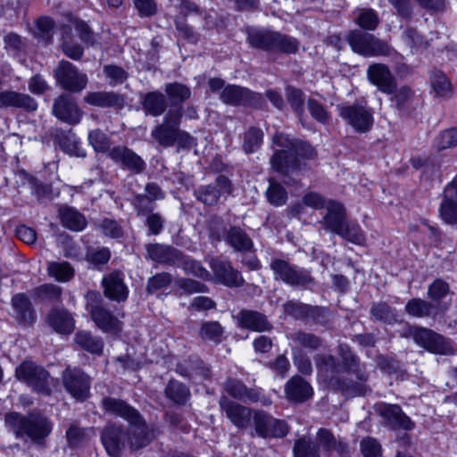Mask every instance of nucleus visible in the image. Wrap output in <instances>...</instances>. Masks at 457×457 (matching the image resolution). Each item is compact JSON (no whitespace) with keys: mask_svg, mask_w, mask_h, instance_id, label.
Returning <instances> with one entry per match:
<instances>
[{"mask_svg":"<svg viewBox=\"0 0 457 457\" xmlns=\"http://www.w3.org/2000/svg\"><path fill=\"white\" fill-rule=\"evenodd\" d=\"M4 423L17 438L29 437L35 444H42L51 434L53 425L45 416L38 413L22 415L19 412H8Z\"/></svg>","mask_w":457,"mask_h":457,"instance_id":"20e7f679","label":"nucleus"},{"mask_svg":"<svg viewBox=\"0 0 457 457\" xmlns=\"http://www.w3.org/2000/svg\"><path fill=\"white\" fill-rule=\"evenodd\" d=\"M143 219L145 226L147 228V235L157 236L164 228L165 220L159 212H152L140 217Z\"/></svg>","mask_w":457,"mask_h":457,"instance_id":"4d7b16f0","label":"nucleus"},{"mask_svg":"<svg viewBox=\"0 0 457 457\" xmlns=\"http://www.w3.org/2000/svg\"><path fill=\"white\" fill-rule=\"evenodd\" d=\"M108 156L115 163L119 164L121 169L134 175L141 174L146 169V163L141 156L124 145L112 147L109 151Z\"/></svg>","mask_w":457,"mask_h":457,"instance_id":"dca6fc26","label":"nucleus"},{"mask_svg":"<svg viewBox=\"0 0 457 457\" xmlns=\"http://www.w3.org/2000/svg\"><path fill=\"white\" fill-rule=\"evenodd\" d=\"M74 340L82 349L95 354H101L104 348V342L99 337L93 336L87 331L76 333Z\"/></svg>","mask_w":457,"mask_h":457,"instance_id":"ea45409f","label":"nucleus"},{"mask_svg":"<svg viewBox=\"0 0 457 457\" xmlns=\"http://www.w3.org/2000/svg\"><path fill=\"white\" fill-rule=\"evenodd\" d=\"M56 83L72 93L82 91L87 84V76L68 61H61L54 71Z\"/></svg>","mask_w":457,"mask_h":457,"instance_id":"f8f14e48","label":"nucleus"},{"mask_svg":"<svg viewBox=\"0 0 457 457\" xmlns=\"http://www.w3.org/2000/svg\"><path fill=\"white\" fill-rule=\"evenodd\" d=\"M307 109L311 116L321 124H327L330 120V113L328 109L318 100L309 98L307 100Z\"/></svg>","mask_w":457,"mask_h":457,"instance_id":"052dcab7","label":"nucleus"},{"mask_svg":"<svg viewBox=\"0 0 457 457\" xmlns=\"http://www.w3.org/2000/svg\"><path fill=\"white\" fill-rule=\"evenodd\" d=\"M270 267L275 279L281 280L293 287L306 289L314 284V278L310 270L285 260L273 259Z\"/></svg>","mask_w":457,"mask_h":457,"instance_id":"39448f33","label":"nucleus"},{"mask_svg":"<svg viewBox=\"0 0 457 457\" xmlns=\"http://www.w3.org/2000/svg\"><path fill=\"white\" fill-rule=\"evenodd\" d=\"M146 252L151 260L166 265H176L183 260L182 252L166 245L149 244Z\"/></svg>","mask_w":457,"mask_h":457,"instance_id":"c756f323","label":"nucleus"},{"mask_svg":"<svg viewBox=\"0 0 457 457\" xmlns=\"http://www.w3.org/2000/svg\"><path fill=\"white\" fill-rule=\"evenodd\" d=\"M223 333L224 328L218 321H205L201 325L199 337L204 340L219 344Z\"/></svg>","mask_w":457,"mask_h":457,"instance_id":"49530a36","label":"nucleus"},{"mask_svg":"<svg viewBox=\"0 0 457 457\" xmlns=\"http://www.w3.org/2000/svg\"><path fill=\"white\" fill-rule=\"evenodd\" d=\"M130 204L133 206L137 218L154 212L155 208V202L145 196L144 194H135Z\"/></svg>","mask_w":457,"mask_h":457,"instance_id":"6e6d98bb","label":"nucleus"},{"mask_svg":"<svg viewBox=\"0 0 457 457\" xmlns=\"http://www.w3.org/2000/svg\"><path fill=\"white\" fill-rule=\"evenodd\" d=\"M12 308L13 317L19 323L29 325L36 319L34 308L25 294L19 293L12 297Z\"/></svg>","mask_w":457,"mask_h":457,"instance_id":"2f4dec72","label":"nucleus"},{"mask_svg":"<svg viewBox=\"0 0 457 457\" xmlns=\"http://www.w3.org/2000/svg\"><path fill=\"white\" fill-rule=\"evenodd\" d=\"M62 378L64 388L75 399L84 401L89 396L90 378L80 369L67 367Z\"/></svg>","mask_w":457,"mask_h":457,"instance_id":"4468645a","label":"nucleus"},{"mask_svg":"<svg viewBox=\"0 0 457 457\" xmlns=\"http://www.w3.org/2000/svg\"><path fill=\"white\" fill-rule=\"evenodd\" d=\"M263 132L257 128L252 127L244 137V149L246 153H253L257 151L262 143Z\"/></svg>","mask_w":457,"mask_h":457,"instance_id":"13d9d810","label":"nucleus"},{"mask_svg":"<svg viewBox=\"0 0 457 457\" xmlns=\"http://www.w3.org/2000/svg\"><path fill=\"white\" fill-rule=\"evenodd\" d=\"M61 220L64 227L74 231H80L87 225L85 217L75 209L70 207L61 212Z\"/></svg>","mask_w":457,"mask_h":457,"instance_id":"79ce46f5","label":"nucleus"},{"mask_svg":"<svg viewBox=\"0 0 457 457\" xmlns=\"http://www.w3.org/2000/svg\"><path fill=\"white\" fill-rule=\"evenodd\" d=\"M104 295L116 302H124L128 298L129 289L124 283L123 274L112 271L104 276L102 281Z\"/></svg>","mask_w":457,"mask_h":457,"instance_id":"a878e982","label":"nucleus"},{"mask_svg":"<svg viewBox=\"0 0 457 457\" xmlns=\"http://www.w3.org/2000/svg\"><path fill=\"white\" fill-rule=\"evenodd\" d=\"M225 241L237 252H250L253 249L252 238L238 226L229 228L226 233Z\"/></svg>","mask_w":457,"mask_h":457,"instance_id":"72a5a7b5","label":"nucleus"},{"mask_svg":"<svg viewBox=\"0 0 457 457\" xmlns=\"http://www.w3.org/2000/svg\"><path fill=\"white\" fill-rule=\"evenodd\" d=\"M431 84L437 96L444 97L451 94V83L444 73L435 72L431 79Z\"/></svg>","mask_w":457,"mask_h":457,"instance_id":"e2e57ef3","label":"nucleus"},{"mask_svg":"<svg viewBox=\"0 0 457 457\" xmlns=\"http://www.w3.org/2000/svg\"><path fill=\"white\" fill-rule=\"evenodd\" d=\"M293 453L295 457H320L319 445L308 437H301L296 440Z\"/></svg>","mask_w":457,"mask_h":457,"instance_id":"de8ad7c7","label":"nucleus"},{"mask_svg":"<svg viewBox=\"0 0 457 457\" xmlns=\"http://www.w3.org/2000/svg\"><path fill=\"white\" fill-rule=\"evenodd\" d=\"M230 193L231 184L229 179L223 175H220L212 184L199 187L195 191V195L201 203L206 205H214L221 196H226Z\"/></svg>","mask_w":457,"mask_h":457,"instance_id":"a211bd4d","label":"nucleus"},{"mask_svg":"<svg viewBox=\"0 0 457 457\" xmlns=\"http://www.w3.org/2000/svg\"><path fill=\"white\" fill-rule=\"evenodd\" d=\"M450 292V286L441 278L435 279L428 288V297L434 303H441L440 301Z\"/></svg>","mask_w":457,"mask_h":457,"instance_id":"bf43d9fd","label":"nucleus"},{"mask_svg":"<svg viewBox=\"0 0 457 457\" xmlns=\"http://www.w3.org/2000/svg\"><path fill=\"white\" fill-rule=\"evenodd\" d=\"M90 315L97 328L105 333L117 335L122 330L123 323L120 319L101 304L93 305Z\"/></svg>","mask_w":457,"mask_h":457,"instance_id":"5701e85b","label":"nucleus"},{"mask_svg":"<svg viewBox=\"0 0 457 457\" xmlns=\"http://www.w3.org/2000/svg\"><path fill=\"white\" fill-rule=\"evenodd\" d=\"M372 317L379 321L394 324L397 322L396 311L385 302L374 303L370 308Z\"/></svg>","mask_w":457,"mask_h":457,"instance_id":"37998d69","label":"nucleus"},{"mask_svg":"<svg viewBox=\"0 0 457 457\" xmlns=\"http://www.w3.org/2000/svg\"><path fill=\"white\" fill-rule=\"evenodd\" d=\"M101 440L110 456L120 457L127 444L126 432L121 427L110 424L104 428Z\"/></svg>","mask_w":457,"mask_h":457,"instance_id":"b1692460","label":"nucleus"},{"mask_svg":"<svg viewBox=\"0 0 457 457\" xmlns=\"http://www.w3.org/2000/svg\"><path fill=\"white\" fill-rule=\"evenodd\" d=\"M440 215L448 224L457 223V201L453 197L444 195L440 205Z\"/></svg>","mask_w":457,"mask_h":457,"instance_id":"5fc2aeb1","label":"nucleus"},{"mask_svg":"<svg viewBox=\"0 0 457 457\" xmlns=\"http://www.w3.org/2000/svg\"><path fill=\"white\" fill-rule=\"evenodd\" d=\"M52 113L59 120L69 125L79 124L83 116V111L79 107L76 99L65 93L54 100Z\"/></svg>","mask_w":457,"mask_h":457,"instance_id":"2eb2a0df","label":"nucleus"},{"mask_svg":"<svg viewBox=\"0 0 457 457\" xmlns=\"http://www.w3.org/2000/svg\"><path fill=\"white\" fill-rule=\"evenodd\" d=\"M339 116L356 132L366 133L373 125V113L370 109L361 104L338 106Z\"/></svg>","mask_w":457,"mask_h":457,"instance_id":"ddd939ff","label":"nucleus"},{"mask_svg":"<svg viewBox=\"0 0 457 457\" xmlns=\"http://www.w3.org/2000/svg\"><path fill=\"white\" fill-rule=\"evenodd\" d=\"M89 144L97 153H109L112 149L109 137L100 129H96L88 133L87 137Z\"/></svg>","mask_w":457,"mask_h":457,"instance_id":"603ef678","label":"nucleus"},{"mask_svg":"<svg viewBox=\"0 0 457 457\" xmlns=\"http://www.w3.org/2000/svg\"><path fill=\"white\" fill-rule=\"evenodd\" d=\"M211 268L216 278L225 286L238 287L244 285V278L240 272L235 270L229 262L220 260H212Z\"/></svg>","mask_w":457,"mask_h":457,"instance_id":"c85d7f7f","label":"nucleus"},{"mask_svg":"<svg viewBox=\"0 0 457 457\" xmlns=\"http://www.w3.org/2000/svg\"><path fill=\"white\" fill-rule=\"evenodd\" d=\"M449 309V304L434 303L416 297L409 300L405 305V312L415 318L431 317L436 319L438 314H445Z\"/></svg>","mask_w":457,"mask_h":457,"instance_id":"4be33fe9","label":"nucleus"},{"mask_svg":"<svg viewBox=\"0 0 457 457\" xmlns=\"http://www.w3.org/2000/svg\"><path fill=\"white\" fill-rule=\"evenodd\" d=\"M272 142L280 149L270 158L271 167L284 176L306 170L305 161L313 160L317 156L316 150L311 145L282 133H276Z\"/></svg>","mask_w":457,"mask_h":457,"instance_id":"f03ea898","label":"nucleus"},{"mask_svg":"<svg viewBox=\"0 0 457 457\" xmlns=\"http://www.w3.org/2000/svg\"><path fill=\"white\" fill-rule=\"evenodd\" d=\"M316 439L318 441L319 448L326 452L337 451L343 454L347 450V445L340 439H337L333 433L327 428H320L317 432Z\"/></svg>","mask_w":457,"mask_h":457,"instance_id":"4c0bfd02","label":"nucleus"},{"mask_svg":"<svg viewBox=\"0 0 457 457\" xmlns=\"http://www.w3.org/2000/svg\"><path fill=\"white\" fill-rule=\"evenodd\" d=\"M286 95L294 112H295L299 116L302 115L303 112L304 103L303 91L293 87H287L286 88Z\"/></svg>","mask_w":457,"mask_h":457,"instance_id":"0e129e2a","label":"nucleus"},{"mask_svg":"<svg viewBox=\"0 0 457 457\" xmlns=\"http://www.w3.org/2000/svg\"><path fill=\"white\" fill-rule=\"evenodd\" d=\"M142 107L147 114L161 116L167 109L165 96L158 91L149 92L143 98Z\"/></svg>","mask_w":457,"mask_h":457,"instance_id":"e433bc0d","label":"nucleus"},{"mask_svg":"<svg viewBox=\"0 0 457 457\" xmlns=\"http://www.w3.org/2000/svg\"><path fill=\"white\" fill-rule=\"evenodd\" d=\"M273 43V51L278 50L286 54H295L298 50V42L295 38L276 32Z\"/></svg>","mask_w":457,"mask_h":457,"instance_id":"680f3d73","label":"nucleus"},{"mask_svg":"<svg viewBox=\"0 0 457 457\" xmlns=\"http://www.w3.org/2000/svg\"><path fill=\"white\" fill-rule=\"evenodd\" d=\"M181 120L180 109H170L162 118L161 123L154 126L151 131L154 140L163 147H170L176 143Z\"/></svg>","mask_w":457,"mask_h":457,"instance_id":"1a4fd4ad","label":"nucleus"},{"mask_svg":"<svg viewBox=\"0 0 457 457\" xmlns=\"http://www.w3.org/2000/svg\"><path fill=\"white\" fill-rule=\"evenodd\" d=\"M342 238L361 245L365 243V235L359 224L346 220L341 230L337 234Z\"/></svg>","mask_w":457,"mask_h":457,"instance_id":"c03bdc74","label":"nucleus"},{"mask_svg":"<svg viewBox=\"0 0 457 457\" xmlns=\"http://www.w3.org/2000/svg\"><path fill=\"white\" fill-rule=\"evenodd\" d=\"M361 451L364 457H380L381 445L371 437H367L361 442Z\"/></svg>","mask_w":457,"mask_h":457,"instance_id":"774afa93","label":"nucleus"},{"mask_svg":"<svg viewBox=\"0 0 457 457\" xmlns=\"http://www.w3.org/2000/svg\"><path fill=\"white\" fill-rule=\"evenodd\" d=\"M347 40L353 52L365 57L386 56L393 51L386 42L372 34L358 29L351 31Z\"/></svg>","mask_w":457,"mask_h":457,"instance_id":"0eeeda50","label":"nucleus"},{"mask_svg":"<svg viewBox=\"0 0 457 457\" xmlns=\"http://www.w3.org/2000/svg\"><path fill=\"white\" fill-rule=\"evenodd\" d=\"M338 354L341 361L332 354L314 356L319 378L348 396L365 395L370 388L366 384L369 376L364 366L347 345H339Z\"/></svg>","mask_w":457,"mask_h":457,"instance_id":"f257e3e1","label":"nucleus"},{"mask_svg":"<svg viewBox=\"0 0 457 457\" xmlns=\"http://www.w3.org/2000/svg\"><path fill=\"white\" fill-rule=\"evenodd\" d=\"M435 146L437 150H445L457 145V129H450L443 131L435 139Z\"/></svg>","mask_w":457,"mask_h":457,"instance_id":"69168bd1","label":"nucleus"},{"mask_svg":"<svg viewBox=\"0 0 457 457\" xmlns=\"http://www.w3.org/2000/svg\"><path fill=\"white\" fill-rule=\"evenodd\" d=\"M57 139L61 148L71 155L77 157H85L86 151L81 147L79 140L71 131H62L57 135Z\"/></svg>","mask_w":457,"mask_h":457,"instance_id":"58836bf2","label":"nucleus"},{"mask_svg":"<svg viewBox=\"0 0 457 457\" xmlns=\"http://www.w3.org/2000/svg\"><path fill=\"white\" fill-rule=\"evenodd\" d=\"M165 395L173 403L184 405L190 397V391L183 383L171 379L165 387Z\"/></svg>","mask_w":457,"mask_h":457,"instance_id":"a19ab883","label":"nucleus"},{"mask_svg":"<svg viewBox=\"0 0 457 457\" xmlns=\"http://www.w3.org/2000/svg\"><path fill=\"white\" fill-rule=\"evenodd\" d=\"M411 334L414 342L426 350L437 354H453L454 350L450 339L426 328H411Z\"/></svg>","mask_w":457,"mask_h":457,"instance_id":"9d476101","label":"nucleus"},{"mask_svg":"<svg viewBox=\"0 0 457 457\" xmlns=\"http://www.w3.org/2000/svg\"><path fill=\"white\" fill-rule=\"evenodd\" d=\"M165 93L175 105L183 103L191 96L190 89L187 86L178 82L166 85Z\"/></svg>","mask_w":457,"mask_h":457,"instance_id":"3c124183","label":"nucleus"},{"mask_svg":"<svg viewBox=\"0 0 457 457\" xmlns=\"http://www.w3.org/2000/svg\"><path fill=\"white\" fill-rule=\"evenodd\" d=\"M48 322L55 331L62 334H70L74 328L73 318L63 309L53 310L48 315Z\"/></svg>","mask_w":457,"mask_h":457,"instance_id":"c9c22d12","label":"nucleus"},{"mask_svg":"<svg viewBox=\"0 0 457 457\" xmlns=\"http://www.w3.org/2000/svg\"><path fill=\"white\" fill-rule=\"evenodd\" d=\"M54 29V21L48 16H42L35 21L33 34L36 37L49 42Z\"/></svg>","mask_w":457,"mask_h":457,"instance_id":"09e8293b","label":"nucleus"},{"mask_svg":"<svg viewBox=\"0 0 457 457\" xmlns=\"http://www.w3.org/2000/svg\"><path fill=\"white\" fill-rule=\"evenodd\" d=\"M240 328L255 332H265L272 329L271 323L262 312L253 310H241L236 316Z\"/></svg>","mask_w":457,"mask_h":457,"instance_id":"bb28decb","label":"nucleus"},{"mask_svg":"<svg viewBox=\"0 0 457 457\" xmlns=\"http://www.w3.org/2000/svg\"><path fill=\"white\" fill-rule=\"evenodd\" d=\"M84 103L98 108L122 109L125 105L123 96L112 91L88 92L83 98Z\"/></svg>","mask_w":457,"mask_h":457,"instance_id":"cd10ccee","label":"nucleus"},{"mask_svg":"<svg viewBox=\"0 0 457 457\" xmlns=\"http://www.w3.org/2000/svg\"><path fill=\"white\" fill-rule=\"evenodd\" d=\"M275 33L264 29H249L247 30V42L253 48L273 51Z\"/></svg>","mask_w":457,"mask_h":457,"instance_id":"f704fd0d","label":"nucleus"},{"mask_svg":"<svg viewBox=\"0 0 457 457\" xmlns=\"http://www.w3.org/2000/svg\"><path fill=\"white\" fill-rule=\"evenodd\" d=\"M357 23L364 29L374 30L379 23V18L374 10L369 9L360 13Z\"/></svg>","mask_w":457,"mask_h":457,"instance_id":"338daca9","label":"nucleus"},{"mask_svg":"<svg viewBox=\"0 0 457 457\" xmlns=\"http://www.w3.org/2000/svg\"><path fill=\"white\" fill-rule=\"evenodd\" d=\"M287 338L291 342V348L317 351L323 345V340L320 337L303 330L293 331L287 335Z\"/></svg>","mask_w":457,"mask_h":457,"instance_id":"473e14b6","label":"nucleus"},{"mask_svg":"<svg viewBox=\"0 0 457 457\" xmlns=\"http://www.w3.org/2000/svg\"><path fill=\"white\" fill-rule=\"evenodd\" d=\"M375 409L386 424L393 428L411 430L414 428V422L403 413L397 404L379 403L376 404Z\"/></svg>","mask_w":457,"mask_h":457,"instance_id":"412c9836","label":"nucleus"},{"mask_svg":"<svg viewBox=\"0 0 457 457\" xmlns=\"http://www.w3.org/2000/svg\"><path fill=\"white\" fill-rule=\"evenodd\" d=\"M367 77L384 94L392 95L396 88V79L384 63L370 64L367 69Z\"/></svg>","mask_w":457,"mask_h":457,"instance_id":"aec40b11","label":"nucleus"},{"mask_svg":"<svg viewBox=\"0 0 457 457\" xmlns=\"http://www.w3.org/2000/svg\"><path fill=\"white\" fill-rule=\"evenodd\" d=\"M220 99L226 104L255 109L262 108L265 103L262 94L237 85H227L220 92Z\"/></svg>","mask_w":457,"mask_h":457,"instance_id":"9b49d317","label":"nucleus"},{"mask_svg":"<svg viewBox=\"0 0 457 457\" xmlns=\"http://www.w3.org/2000/svg\"><path fill=\"white\" fill-rule=\"evenodd\" d=\"M15 376L37 393L47 396L51 395L53 378L44 367L31 361H25L16 368Z\"/></svg>","mask_w":457,"mask_h":457,"instance_id":"423d86ee","label":"nucleus"},{"mask_svg":"<svg viewBox=\"0 0 457 457\" xmlns=\"http://www.w3.org/2000/svg\"><path fill=\"white\" fill-rule=\"evenodd\" d=\"M47 270L51 277L61 282L69 281L74 276V270L67 262H51Z\"/></svg>","mask_w":457,"mask_h":457,"instance_id":"864d4df0","label":"nucleus"},{"mask_svg":"<svg viewBox=\"0 0 457 457\" xmlns=\"http://www.w3.org/2000/svg\"><path fill=\"white\" fill-rule=\"evenodd\" d=\"M253 428L254 431L251 433V436L256 435L262 438H282L289 431V428L284 420L276 419L262 410L254 411Z\"/></svg>","mask_w":457,"mask_h":457,"instance_id":"6e6552de","label":"nucleus"},{"mask_svg":"<svg viewBox=\"0 0 457 457\" xmlns=\"http://www.w3.org/2000/svg\"><path fill=\"white\" fill-rule=\"evenodd\" d=\"M266 197L271 205L281 206L287 201V193L280 183L273 179H270L269 187L266 190Z\"/></svg>","mask_w":457,"mask_h":457,"instance_id":"a18cd8bd","label":"nucleus"},{"mask_svg":"<svg viewBox=\"0 0 457 457\" xmlns=\"http://www.w3.org/2000/svg\"><path fill=\"white\" fill-rule=\"evenodd\" d=\"M102 407L105 412L119 416L129 423L126 438L130 450L137 451L145 448L156 438L157 430L146 424L139 411L125 401L104 397L102 400Z\"/></svg>","mask_w":457,"mask_h":457,"instance_id":"7ed1b4c3","label":"nucleus"},{"mask_svg":"<svg viewBox=\"0 0 457 457\" xmlns=\"http://www.w3.org/2000/svg\"><path fill=\"white\" fill-rule=\"evenodd\" d=\"M326 210L320 224L324 229L337 235L347 220L345 209L341 203L329 200Z\"/></svg>","mask_w":457,"mask_h":457,"instance_id":"393cba45","label":"nucleus"},{"mask_svg":"<svg viewBox=\"0 0 457 457\" xmlns=\"http://www.w3.org/2000/svg\"><path fill=\"white\" fill-rule=\"evenodd\" d=\"M219 403L226 417L237 428L245 430L249 428L251 421H253V413L256 410L233 402L226 396L220 397Z\"/></svg>","mask_w":457,"mask_h":457,"instance_id":"f3484780","label":"nucleus"},{"mask_svg":"<svg viewBox=\"0 0 457 457\" xmlns=\"http://www.w3.org/2000/svg\"><path fill=\"white\" fill-rule=\"evenodd\" d=\"M286 397L290 402L303 403L312 397V386L301 376H293L285 385Z\"/></svg>","mask_w":457,"mask_h":457,"instance_id":"7c9ffc66","label":"nucleus"},{"mask_svg":"<svg viewBox=\"0 0 457 457\" xmlns=\"http://www.w3.org/2000/svg\"><path fill=\"white\" fill-rule=\"evenodd\" d=\"M292 359L294 365L301 374L310 376L312 373L311 358L303 350L292 347Z\"/></svg>","mask_w":457,"mask_h":457,"instance_id":"8fccbe9b","label":"nucleus"},{"mask_svg":"<svg viewBox=\"0 0 457 457\" xmlns=\"http://www.w3.org/2000/svg\"><path fill=\"white\" fill-rule=\"evenodd\" d=\"M227 393L240 401L261 403L264 406L271 404V400L265 396L259 388H248L240 380L228 378L225 384Z\"/></svg>","mask_w":457,"mask_h":457,"instance_id":"6ab92c4d","label":"nucleus"}]
</instances>
